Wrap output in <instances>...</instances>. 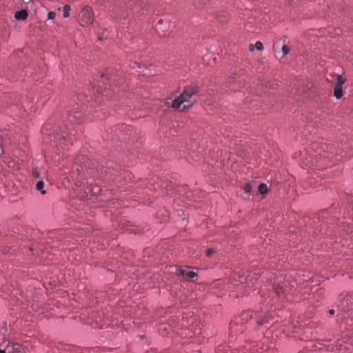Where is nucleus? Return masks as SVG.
<instances>
[{
	"instance_id": "nucleus-24",
	"label": "nucleus",
	"mask_w": 353,
	"mask_h": 353,
	"mask_svg": "<svg viewBox=\"0 0 353 353\" xmlns=\"http://www.w3.org/2000/svg\"><path fill=\"white\" fill-rule=\"evenodd\" d=\"M334 312H335L334 310H332H332H329V313H330V314H331V315L334 314Z\"/></svg>"
},
{
	"instance_id": "nucleus-4",
	"label": "nucleus",
	"mask_w": 353,
	"mask_h": 353,
	"mask_svg": "<svg viewBox=\"0 0 353 353\" xmlns=\"http://www.w3.org/2000/svg\"><path fill=\"white\" fill-rule=\"evenodd\" d=\"M0 353H29L28 350L17 343H9L4 350L0 349Z\"/></svg>"
},
{
	"instance_id": "nucleus-26",
	"label": "nucleus",
	"mask_w": 353,
	"mask_h": 353,
	"mask_svg": "<svg viewBox=\"0 0 353 353\" xmlns=\"http://www.w3.org/2000/svg\"><path fill=\"white\" fill-rule=\"evenodd\" d=\"M99 191V189L98 188H97V190H94V192L97 193Z\"/></svg>"
},
{
	"instance_id": "nucleus-25",
	"label": "nucleus",
	"mask_w": 353,
	"mask_h": 353,
	"mask_svg": "<svg viewBox=\"0 0 353 353\" xmlns=\"http://www.w3.org/2000/svg\"><path fill=\"white\" fill-rule=\"evenodd\" d=\"M189 328L191 330H193L194 329V326L193 325H189Z\"/></svg>"
},
{
	"instance_id": "nucleus-27",
	"label": "nucleus",
	"mask_w": 353,
	"mask_h": 353,
	"mask_svg": "<svg viewBox=\"0 0 353 353\" xmlns=\"http://www.w3.org/2000/svg\"><path fill=\"white\" fill-rule=\"evenodd\" d=\"M160 329H162L163 331H164V330H165V331H166V330H167V328H166V327H161Z\"/></svg>"
},
{
	"instance_id": "nucleus-13",
	"label": "nucleus",
	"mask_w": 353,
	"mask_h": 353,
	"mask_svg": "<svg viewBox=\"0 0 353 353\" xmlns=\"http://www.w3.org/2000/svg\"><path fill=\"white\" fill-rule=\"evenodd\" d=\"M259 192L261 194H266L268 192V186L265 183H261L259 186Z\"/></svg>"
},
{
	"instance_id": "nucleus-17",
	"label": "nucleus",
	"mask_w": 353,
	"mask_h": 353,
	"mask_svg": "<svg viewBox=\"0 0 353 353\" xmlns=\"http://www.w3.org/2000/svg\"><path fill=\"white\" fill-rule=\"evenodd\" d=\"M56 14L54 12L50 11L48 13V19L50 20H52L54 19Z\"/></svg>"
},
{
	"instance_id": "nucleus-7",
	"label": "nucleus",
	"mask_w": 353,
	"mask_h": 353,
	"mask_svg": "<svg viewBox=\"0 0 353 353\" xmlns=\"http://www.w3.org/2000/svg\"><path fill=\"white\" fill-rule=\"evenodd\" d=\"M169 29V24L168 22L164 23L162 19H160L157 24L156 25L157 31H162L163 32H165Z\"/></svg>"
},
{
	"instance_id": "nucleus-8",
	"label": "nucleus",
	"mask_w": 353,
	"mask_h": 353,
	"mask_svg": "<svg viewBox=\"0 0 353 353\" xmlns=\"http://www.w3.org/2000/svg\"><path fill=\"white\" fill-rule=\"evenodd\" d=\"M343 86L335 85L334 90V96L336 97V99H341L343 97Z\"/></svg>"
},
{
	"instance_id": "nucleus-20",
	"label": "nucleus",
	"mask_w": 353,
	"mask_h": 353,
	"mask_svg": "<svg viewBox=\"0 0 353 353\" xmlns=\"http://www.w3.org/2000/svg\"><path fill=\"white\" fill-rule=\"evenodd\" d=\"M214 252V250L208 249L207 250L206 254H207L208 256H210Z\"/></svg>"
},
{
	"instance_id": "nucleus-21",
	"label": "nucleus",
	"mask_w": 353,
	"mask_h": 353,
	"mask_svg": "<svg viewBox=\"0 0 353 353\" xmlns=\"http://www.w3.org/2000/svg\"><path fill=\"white\" fill-rule=\"evenodd\" d=\"M223 283V282L222 281L219 280V281H216L214 283V287H219V286L221 285Z\"/></svg>"
},
{
	"instance_id": "nucleus-32",
	"label": "nucleus",
	"mask_w": 353,
	"mask_h": 353,
	"mask_svg": "<svg viewBox=\"0 0 353 353\" xmlns=\"http://www.w3.org/2000/svg\"><path fill=\"white\" fill-rule=\"evenodd\" d=\"M208 0H205V3Z\"/></svg>"
},
{
	"instance_id": "nucleus-5",
	"label": "nucleus",
	"mask_w": 353,
	"mask_h": 353,
	"mask_svg": "<svg viewBox=\"0 0 353 353\" xmlns=\"http://www.w3.org/2000/svg\"><path fill=\"white\" fill-rule=\"evenodd\" d=\"M339 303H338V307L343 312H349V307L352 304L351 295L349 294H341L339 298Z\"/></svg>"
},
{
	"instance_id": "nucleus-12",
	"label": "nucleus",
	"mask_w": 353,
	"mask_h": 353,
	"mask_svg": "<svg viewBox=\"0 0 353 353\" xmlns=\"http://www.w3.org/2000/svg\"><path fill=\"white\" fill-rule=\"evenodd\" d=\"M272 318L271 315L266 314L265 316L261 318V319L257 321V323L260 325H263V324L268 322L269 319Z\"/></svg>"
},
{
	"instance_id": "nucleus-22",
	"label": "nucleus",
	"mask_w": 353,
	"mask_h": 353,
	"mask_svg": "<svg viewBox=\"0 0 353 353\" xmlns=\"http://www.w3.org/2000/svg\"><path fill=\"white\" fill-rule=\"evenodd\" d=\"M238 276H239V279H240V280H239V283H244V281H245V279H244V278H243V277H241L240 275H239Z\"/></svg>"
},
{
	"instance_id": "nucleus-2",
	"label": "nucleus",
	"mask_w": 353,
	"mask_h": 353,
	"mask_svg": "<svg viewBox=\"0 0 353 353\" xmlns=\"http://www.w3.org/2000/svg\"><path fill=\"white\" fill-rule=\"evenodd\" d=\"M290 289V284L281 276H277L272 285V292L270 294L272 303L286 299Z\"/></svg>"
},
{
	"instance_id": "nucleus-19",
	"label": "nucleus",
	"mask_w": 353,
	"mask_h": 353,
	"mask_svg": "<svg viewBox=\"0 0 353 353\" xmlns=\"http://www.w3.org/2000/svg\"><path fill=\"white\" fill-rule=\"evenodd\" d=\"M32 176L35 178H39V172L37 171V169H34L32 170Z\"/></svg>"
},
{
	"instance_id": "nucleus-28",
	"label": "nucleus",
	"mask_w": 353,
	"mask_h": 353,
	"mask_svg": "<svg viewBox=\"0 0 353 353\" xmlns=\"http://www.w3.org/2000/svg\"><path fill=\"white\" fill-rule=\"evenodd\" d=\"M341 316H343V318H347L345 315V314H342Z\"/></svg>"
},
{
	"instance_id": "nucleus-3",
	"label": "nucleus",
	"mask_w": 353,
	"mask_h": 353,
	"mask_svg": "<svg viewBox=\"0 0 353 353\" xmlns=\"http://www.w3.org/2000/svg\"><path fill=\"white\" fill-rule=\"evenodd\" d=\"M93 18L94 13L90 6H85L79 14V22L81 26L90 25Z\"/></svg>"
},
{
	"instance_id": "nucleus-1",
	"label": "nucleus",
	"mask_w": 353,
	"mask_h": 353,
	"mask_svg": "<svg viewBox=\"0 0 353 353\" xmlns=\"http://www.w3.org/2000/svg\"><path fill=\"white\" fill-rule=\"evenodd\" d=\"M199 87L196 84H192L185 87L180 96L171 102L170 106L175 109L184 110L192 106L195 103V96L199 93ZM166 104L170 105V102Z\"/></svg>"
},
{
	"instance_id": "nucleus-29",
	"label": "nucleus",
	"mask_w": 353,
	"mask_h": 353,
	"mask_svg": "<svg viewBox=\"0 0 353 353\" xmlns=\"http://www.w3.org/2000/svg\"><path fill=\"white\" fill-rule=\"evenodd\" d=\"M288 1H289L290 3H293V2L294 1V0H288Z\"/></svg>"
},
{
	"instance_id": "nucleus-15",
	"label": "nucleus",
	"mask_w": 353,
	"mask_h": 353,
	"mask_svg": "<svg viewBox=\"0 0 353 353\" xmlns=\"http://www.w3.org/2000/svg\"><path fill=\"white\" fill-rule=\"evenodd\" d=\"M345 82V78H344L342 75H338L336 85L343 86V85Z\"/></svg>"
},
{
	"instance_id": "nucleus-16",
	"label": "nucleus",
	"mask_w": 353,
	"mask_h": 353,
	"mask_svg": "<svg viewBox=\"0 0 353 353\" xmlns=\"http://www.w3.org/2000/svg\"><path fill=\"white\" fill-rule=\"evenodd\" d=\"M290 49L287 45H283L282 46V52L283 55H287L290 53Z\"/></svg>"
},
{
	"instance_id": "nucleus-6",
	"label": "nucleus",
	"mask_w": 353,
	"mask_h": 353,
	"mask_svg": "<svg viewBox=\"0 0 353 353\" xmlns=\"http://www.w3.org/2000/svg\"><path fill=\"white\" fill-rule=\"evenodd\" d=\"M176 274L178 276L182 277L183 279L190 281L197 276V274L193 271L188 270V268H177Z\"/></svg>"
},
{
	"instance_id": "nucleus-31",
	"label": "nucleus",
	"mask_w": 353,
	"mask_h": 353,
	"mask_svg": "<svg viewBox=\"0 0 353 353\" xmlns=\"http://www.w3.org/2000/svg\"><path fill=\"white\" fill-rule=\"evenodd\" d=\"M105 77V74H101V77Z\"/></svg>"
},
{
	"instance_id": "nucleus-18",
	"label": "nucleus",
	"mask_w": 353,
	"mask_h": 353,
	"mask_svg": "<svg viewBox=\"0 0 353 353\" xmlns=\"http://www.w3.org/2000/svg\"><path fill=\"white\" fill-rule=\"evenodd\" d=\"M252 190V186L250 184H247L244 187V190L246 193H250Z\"/></svg>"
},
{
	"instance_id": "nucleus-9",
	"label": "nucleus",
	"mask_w": 353,
	"mask_h": 353,
	"mask_svg": "<svg viewBox=\"0 0 353 353\" xmlns=\"http://www.w3.org/2000/svg\"><path fill=\"white\" fill-rule=\"evenodd\" d=\"M14 17L17 20H25L28 17V12L26 10H21L16 12Z\"/></svg>"
},
{
	"instance_id": "nucleus-11",
	"label": "nucleus",
	"mask_w": 353,
	"mask_h": 353,
	"mask_svg": "<svg viewBox=\"0 0 353 353\" xmlns=\"http://www.w3.org/2000/svg\"><path fill=\"white\" fill-rule=\"evenodd\" d=\"M254 47L258 50H262L263 49V43L261 42V41H256L255 45H254ZM249 50L250 51H252L254 50V45L252 44H250V46H249Z\"/></svg>"
},
{
	"instance_id": "nucleus-14",
	"label": "nucleus",
	"mask_w": 353,
	"mask_h": 353,
	"mask_svg": "<svg viewBox=\"0 0 353 353\" xmlns=\"http://www.w3.org/2000/svg\"><path fill=\"white\" fill-rule=\"evenodd\" d=\"M71 8L69 5H65L63 8V15L64 17H68Z\"/></svg>"
},
{
	"instance_id": "nucleus-30",
	"label": "nucleus",
	"mask_w": 353,
	"mask_h": 353,
	"mask_svg": "<svg viewBox=\"0 0 353 353\" xmlns=\"http://www.w3.org/2000/svg\"><path fill=\"white\" fill-rule=\"evenodd\" d=\"M2 153V149L0 147V154Z\"/></svg>"
},
{
	"instance_id": "nucleus-23",
	"label": "nucleus",
	"mask_w": 353,
	"mask_h": 353,
	"mask_svg": "<svg viewBox=\"0 0 353 353\" xmlns=\"http://www.w3.org/2000/svg\"><path fill=\"white\" fill-rule=\"evenodd\" d=\"M136 64L137 65V66H138V68H139V69H141V65H140V64H139V63H136ZM137 72H139V73H142V72H143V70H137Z\"/></svg>"
},
{
	"instance_id": "nucleus-10",
	"label": "nucleus",
	"mask_w": 353,
	"mask_h": 353,
	"mask_svg": "<svg viewBox=\"0 0 353 353\" xmlns=\"http://www.w3.org/2000/svg\"><path fill=\"white\" fill-rule=\"evenodd\" d=\"M44 183L43 181H39L36 184V188L37 190L40 191L42 194H46V190L43 189Z\"/></svg>"
}]
</instances>
